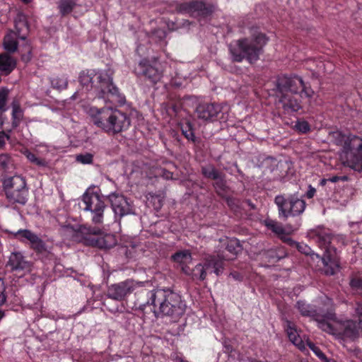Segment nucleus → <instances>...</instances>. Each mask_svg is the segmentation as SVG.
I'll list each match as a JSON object with an SVG mask.
<instances>
[{
  "label": "nucleus",
  "instance_id": "680f3d73",
  "mask_svg": "<svg viewBox=\"0 0 362 362\" xmlns=\"http://www.w3.org/2000/svg\"><path fill=\"white\" fill-rule=\"evenodd\" d=\"M189 24H190V22H189V21H187H187H185L184 22L183 25H189Z\"/></svg>",
  "mask_w": 362,
  "mask_h": 362
},
{
  "label": "nucleus",
  "instance_id": "13d9d810",
  "mask_svg": "<svg viewBox=\"0 0 362 362\" xmlns=\"http://www.w3.org/2000/svg\"><path fill=\"white\" fill-rule=\"evenodd\" d=\"M233 201L231 199H228L227 200V202H228V205H231V204H233Z\"/></svg>",
  "mask_w": 362,
  "mask_h": 362
},
{
  "label": "nucleus",
  "instance_id": "4468645a",
  "mask_svg": "<svg viewBox=\"0 0 362 362\" xmlns=\"http://www.w3.org/2000/svg\"><path fill=\"white\" fill-rule=\"evenodd\" d=\"M202 175L208 178L214 180L213 184L218 194H222L226 192L228 187L226 185V175L216 169L213 165H206L202 167Z\"/></svg>",
  "mask_w": 362,
  "mask_h": 362
},
{
  "label": "nucleus",
  "instance_id": "58836bf2",
  "mask_svg": "<svg viewBox=\"0 0 362 362\" xmlns=\"http://www.w3.org/2000/svg\"><path fill=\"white\" fill-rule=\"evenodd\" d=\"M76 160L83 164H91L93 160V154L90 153H81L76 155Z\"/></svg>",
  "mask_w": 362,
  "mask_h": 362
},
{
  "label": "nucleus",
  "instance_id": "3c124183",
  "mask_svg": "<svg viewBox=\"0 0 362 362\" xmlns=\"http://www.w3.org/2000/svg\"><path fill=\"white\" fill-rule=\"evenodd\" d=\"M284 242L288 243V245H291V246H297V245L298 244V243L295 242L294 240H293L291 238H288V237H283L282 238Z\"/></svg>",
  "mask_w": 362,
  "mask_h": 362
},
{
  "label": "nucleus",
  "instance_id": "72a5a7b5",
  "mask_svg": "<svg viewBox=\"0 0 362 362\" xmlns=\"http://www.w3.org/2000/svg\"><path fill=\"white\" fill-rule=\"evenodd\" d=\"M13 161L8 155H0V167L4 173H9L13 168Z\"/></svg>",
  "mask_w": 362,
  "mask_h": 362
},
{
  "label": "nucleus",
  "instance_id": "412c9836",
  "mask_svg": "<svg viewBox=\"0 0 362 362\" xmlns=\"http://www.w3.org/2000/svg\"><path fill=\"white\" fill-rule=\"evenodd\" d=\"M7 266L10 267L12 271L29 270L30 263L25 260L20 252H13L9 257Z\"/></svg>",
  "mask_w": 362,
  "mask_h": 362
},
{
  "label": "nucleus",
  "instance_id": "f03ea898",
  "mask_svg": "<svg viewBox=\"0 0 362 362\" xmlns=\"http://www.w3.org/2000/svg\"><path fill=\"white\" fill-rule=\"evenodd\" d=\"M114 71L107 69L105 72H101L97 76L98 85L94 88L98 91V98L103 99L105 102H110L114 105H123L125 98L119 93L118 88L112 83ZM93 71H83L79 76V82L83 87L89 90L93 87Z\"/></svg>",
  "mask_w": 362,
  "mask_h": 362
},
{
  "label": "nucleus",
  "instance_id": "a878e982",
  "mask_svg": "<svg viewBox=\"0 0 362 362\" xmlns=\"http://www.w3.org/2000/svg\"><path fill=\"white\" fill-rule=\"evenodd\" d=\"M278 162L277 160L272 156L265 157L259 164V167L263 169V172L264 173H272L276 168L277 167Z\"/></svg>",
  "mask_w": 362,
  "mask_h": 362
},
{
  "label": "nucleus",
  "instance_id": "f257e3e1",
  "mask_svg": "<svg viewBox=\"0 0 362 362\" xmlns=\"http://www.w3.org/2000/svg\"><path fill=\"white\" fill-rule=\"evenodd\" d=\"M137 305L140 309H144L146 305H159V312L163 315L178 318L182 316L186 308L185 304L177 293L170 291L158 290L145 291L137 299Z\"/></svg>",
  "mask_w": 362,
  "mask_h": 362
},
{
  "label": "nucleus",
  "instance_id": "37998d69",
  "mask_svg": "<svg viewBox=\"0 0 362 362\" xmlns=\"http://www.w3.org/2000/svg\"><path fill=\"white\" fill-rule=\"evenodd\" d=\"M350 286L352 288L357 291H362V279L358 278H354L350 281Z\"/></svg>",
  "mask_w": 362,
  "mask_h": 362
},
{
  "label": "nucleus",
  "instance_id": "c03bdc74",
  "mask_svg": "<svg viewBox=\"0 0 362 362\" xmlns=\"http://www.w3.org/2000/svg\"><path fill=\"white\" fill-rule=\"evenodd\" d=\"M297 248L298 249V250L305 255H311L313 257V259H315V253H311L310 252V248L308 247L307 245H300V244H298L297 245Z\"/></svg>",
  "mask_w": 362,
  "mask_h": 362
},
{
  "label": "nucleus",
  "instance_id": "49530a36",
  "mask_svg": "<svg viewBox=\"0 0 362 362\" xmlns=\"http://www.w3.org/2000/svg\"><path fill=\"white\" fill-rule=\"evenodd\" d=\"M23 48L25 53L22 54L21 58L24 62H28L31 59V49L28 45H25Z\"/></svg>",
  "mask_w": 362,
  "mask_h": 362
},
{
  "label": "nucleus",
  "instance_id": "39448f33",
  "mask_svg": "<svg viewBox=\"0 0 362 362\" xmlns=\"http://www.w3.org/2000/svg\"><path fill=\"white\" fill-rule=\"evenodd\" d=\"M267 38L262 33H259L254 38H243L237 41L238 48H230L233 60L242 62L246 58L250 63L258 60L262 47L266 45Z\"/></svg>",
  "mask_w": 362,
  "mask_h": 362
},
{
  "label": "nucleus",
  "instance_id": "603ef678",
  "mask_svg": "<svg viewBox=\"0 0 362 362\" xmlns=\"http://www.w3.org/2000/svg\"><path fill=\"white\" fill-rule=\"evenodd\" d=\"M310 189L306 193V196L308 198L310 199L313 198L316 190L315 188L312 187L310 185L309 186Z\"/></svg>",
  "mask_w": 362,
  "mask_h": 362
},
{
  "label": "nucleus",
  "instance_id": "aec40b11",
  "mask_svg": "<svg viewBox=\"0 0 362 362\" xmlns=\"http://www.w3.org/2000/svg\"><path fill=\"white\" fill-rule=\"evenodd\" d=\"M22 236L30 241V247L37 253L47 254L49 252L45 243L36 234L25 230L21 232Z\"/></svg>",
  "mask_w": 362,
  "mask_h": 362
},
{
  "label": "nucleus",
  "instance_id": "f704fd0d",
  "mask_svg": "<svg viewBox=\"0 0 362 362\" xmlns=\"http://www.w3.org/2000/svg\"><path fill=\"white\" fill-rule=\"evenodd\" d=\"M23 154L30 162L38 166L45 167L47 164L45 159L37 158L34 153H31L28 150H25L23 152Z\"/></svg>",
  "mask_w": 362,
  "mask_h": 362
},
{
  "label": "nucleus",
  "instance_id": "a19ab883",
  "mask_svg": "<svg viewBox=\"0 0 362 362\" xmlns=\"http://www.w3.org/2000/svg\"><path fill=\"white\" fill-rule=\"evenodd\" d=\"M297 131L301 133H306L310 131V125L306 121H298L295 125Z\"/></svg>",
  "mask_w": 362,
  "mask_h": 362
},
{
  "label": "nucleus",
  "instance_id": "7ed1b4c3",
  "mask_svg": "<svg viewBox=\"0 0 362 362\" xmlns=\"http://www.w3.org/2000/svg\"><path fill=\"white\" fill-rule=\"evenodd\" d=\"M303 79L298 76L279 77L275 81L276 103L286 112H297L301 109V96L299 89Z\"/></svg>",
  "mask_w": 362,
  "mask_h": 362
},
{
  "label": "nucleus",
  "instance_id": "1a4fd4ad",
  "mask_svg": "<svg viewBox=\"0 0 362 362\" xmlns=\"http://www.w3.org/2000/svg\"><path fill=\"white\" fill-rule=\"evenodd\" d=\"M4 187L6 198L12 204H25L28 189L25 180L21 176H13L4 180Z\"/></svg>",
  "mask_w": 362,
  "mask_h": 362
},
{
  "label": "nucleus",
  "instance_id": "6e6d98bb",
  "mask_svg": "<svg viewBox=\"0 0 362 362\" xmlns=\"http://www.w3.org/2000/svg\"><path fill=\"white\" fill-rule=\"evenodd\" d=\"M340 177L338 176H333L332 177L328 179V181H331L332 182H336L339 180Z\"/></svg>",
  "mask_w": 362,
  "mask_h": 362
},
{
  "label": "nucleus",
  "instance_id": "b1692460",
  "mask_svg": "<svg viewBox=\"0 0 362 362\" xmlns=\"http://www.w3.org/2000/svg\"><path fill=\"white\" fill-rule=\"evenodd\" d=\"M15 26L18 37L22 40H25V36L21 35V33L25 34L28 32L29 26L26 16L23 13H18L15 18Z\"/></svg>",
  "mask_w": 362,
  "mask_h": 362
},
{
  "label": "nucleus",
  "instance_id": "79ce46f5",
  "mask_svg": "<svg viewBox=\"0 0 362 362\" xmlns=\"http://www.w3.org/2000/svg\"><path fill=\"white\" fill-rule=\"evenodd\" d=\"M6 285L2 279L0 278V305L6 302Z\"/></svg>",
  "mask_w": 362,
  "mask_h": 362
},
{
  "label": "nucleus",
  "instance_id": "5fc2aeb1",
  "mask_svg": "<svg viewBox=\"0 0 362 362\" xmlns=\"http://www.w3.org/2000/svg\"><path fill=\"white\" fill-rule=\"evenodd\" d=\"M245 203L248 206H250L252 209H255V204H252V202L250 200V199H247L245 201Z\"/></svg>",
  "mask_w": 362,
  "mask_h": 362
},
{
  "label": "nucleus",
  "instance_id": "6e6552de",
  "mask_svg": "<svg viewBox=\"0 0 362 362\" xmlns=\"http://www.w3.org/2000/svg\"><path fill=\"white\" fill-rule=\"evenodd\" d=\"M331 236L329 235H319L317 242L320 247L325 249L322 257L315 255L317 262H320V269L326 275H334L339 269V262L336 250L330 245Z\"/></svg>",
  "mask_w": 362,
  "mask_h": 362
},
{
  "label": "nucleus",
  "instance_id": "a18cd8bd",
  "mask_svg": "<svg viewBox=\"0 0 362 362\" xmlns=\"http://www.w3.org/2000/svg\"><path fill=\"white\" fill-rule=\"evenodd\" d=\"M299 91L300 93L301 92H303L308 98H311L314 94V91L310 87H307L303 81L302 86L299 89Z\"/></svg>",
  "mask_w": 362,
  "mask_h": 362
},
{
  "label": "nucleus",
  "instance_id": "8fccbe9b",
  "mask_svg": "<svg viewBox=\"0 0 362 362\" xmlns=\"http://www.w3.org/2000/svg\"><path fill=\"white\" fill-rule=\"evenodd\" d=\"M9 138V135L6 134L4 131L0 132V148L4 146L6 141L8 140Z\"/></svg>",
  "mask_w": 362,
  "mask_h": 362
},
{
  "label": "nucleus",
  "instance_id": "393cba45",
  "mask_svg": "<svg viewBox=\"0 0 362 362\" xmlns=\"http://www.w3.org/2000/svg\"><path fill=\"white\" fill-rule=\"evenodd\" d=\"M76 6V0H59L58 2V8L62 16L71 13Z\"/></svg>",
  "mask_w": 362,
  "mask_h": 362
},
{
  "label": "nucleus",
  "instance_id": "e2e57ef3",
  "mask_svg": "<svg viewBox=\"0 0 362 362\" xmlns=\"http://www.w3.org/2000/svg\"><path fill=\"white\" fill-rule=\"evenodd\" d=\"M322 362H337V361L335 360H333V359L330 360V359L327 358V361H322Z\"/></svg>",
  "mask_w": 362,
  "mask_h": 362
},
{
  "label": "nucleus",
  "instance_id": "7c9ffc66",
  "mask_svg": "<svg viewBox=\"0 0 362 362\" xmlns=\"http://www.w3.org/2000/svg\"><path fill=\"white\" fill-rule=\"evenodd\" d=\"M13 110H12V117L13 122L12 125L13 127H18L21 120L23 118V111L21 109L18 104L13 103L12 104Z\"/></svg>",
  "mask_w": 362,
  "mask_h": 362
},
{
  "label": "nucleus",
  "instance_id": "bf43d9fd",
  "mask_svg": "<svg viewBox=\"0 0 362 362\" xmlns=\"http://www.w3.org/2000/svg\"><path fill=\"white\" fill-rule=\"evenodd\" d=\"M109 306H110V308H112V307H117V308H119L118 305H112V300H110V305H109Z\"/></svg>",
  "mask_w": 362,
  "mask_h": 362
},
{
  "label": "nucleus",
  "instance_id": "f3484780",
  "mask_svg": "<svg viewBox=\"0 0 362 362\" xmlns=\"http://www.w3.org/2000/svg\"><path fill=\"white\" fill-rule=\"evenodd\" d=\"M135 71L138 75L144 76L153 84L159 81L162 77V71L156 66L141 62Z\"/></svg>",
  "mask_w": 362,
  "mask_h": 362
},
{
  "label": "nucleus",
  "instance_id": "ea45409f",
  "mask_svg": "<svg viewBox=\"0 0 362 362\" xmlns=\"http://www.w3.org/2000/svg\"><path fill=\"white\" fill-rule=\"evenodd\" d=\"M308 346L322 361H327V358L326 356L323 354L319 347L315 346L314 343L308 341Z\"/></svg>",
  "mask_w": 362,
  "mask_h": 362
},
{
  "label": "nucleus",
  "instance_id": "2f4dec72",
  "mask_svg": "<svg viewBox=\"0 0 362 362\" xmlns=\"http://www.w3.org/2000/svg\"><path fill=\"white\" fill-rule=\"evenodd\" d=\"M265 226L270 230H272L274 233L278 235H284L285 230L279 223L272 220L267 218L264 221Z\"/></svg>",
  "mask_w": 362,
  "mask_h": 362
},
{
  "label": "nucleus",
  "instance_id": "c756f323",
  "mask_svg": "<svg viewBox=\"0 0 362 362\" xmlns=\"http://www.w3.org/2000/svg\"><path fill=\"white\" fill-rule=\"evenodd\" d=\"M4 49L9 52H15L18 47V42L12 34H8L4 39Z\"/></svg>",
  "mask_w": 362,
  "mask_h": 362
},
{
  "label": "nucleus",
  "instance_id": "052dcab7",
  "mask_svg": "<svg viewBox=\"0 0 362 362\" xmlns=\"http://www.w3.org/2000/svg\"><path fill=\"white\" fill-rule=\"evenodd\" d=\"M4 313L1 310H0V320L4 317Z\"/></svg>",
  "mask_w": 362,
  "mask_h": 362
},
{
  "label": "nucleus",
  "instance_id": "4d7b16f0",
  "mask_svg": "<svg viewBox=\"0 0 362 362\" xmlns=\"http://www.w3.org/2000/svg\"><path fill=\"white\" fill-rule=\"evenodd\" d=\"M327 181H328V179H325V178H324V179H322V180H321V182H320V185H322V186H324V185H325V184L327 183Z\"/></svg>",
  "mask_w": 362,
  "mask_h": 362
},
{
  "label": "nucleus",
  "instance_id": "c85d7f7f",
  "mask_svg": "<svg viewBox=\"0 0 362 362\" xmlns=\"http://www.w3.org/2000/svg\"><path fill=\"white\" fill-rule=\"evenodd\" d=\"M106 205L105 204L98 206L97 208L90 211L92 214V221L95 224L102 223L103 221L105 210Z\"/></svg>",
  "mask_w": 362,
  "mask_h": 362
},
{
  "label": "nucleus",
  "instance_id": "69168bd1",
  "mask_svg": "<svg viewBox=\"0 0 362 362\" xmlns=\"http://www.w3.org/2000/svg\"><path fill=\"white\" fill-rule=\"evenodd\" d=\"M31 0H23V1L25 4H28L30 2Z\"/></svg>",
  "mask_w": 362,
  "mask_h": 362
},
{
  "label": "nucleus",
  "instance_id": "423d86ee",
  "mask_svg": "<svg viewBox=\"0 0 362 362\" xmlns=\"http://www.w3.org/2000/svg\"><path fill=\"white\" fill-rule=\"evenodd\" d=\"M318 326L323 331L342 339L355 340L359 337L356 322L353 320L337 321L334 314L317 319Z\"/></svg>",
  "mask_w": 362,
  "mask_h": 362
},
{
  "label": "nucleus",
  "instance_id": "e433bc0d",
  "mask_svg": "<svg viewBox=\"0 0 362 362\" xmlns=\"http://www.w3.org/2000/svg\"><path fill=\"white\" fill-rule=\"evenodd\" d=\"M182 132L186 139L193 142L195 141V136L192 129V124L189 122H186L182 127Z\"/></svg>",
  "mask_w": 362,
  "mask_h": 362
},
{
  "label": "nucleus",
  "instance_id": "473e14b6",
  "mask_svg": "<svg viewBox=\"0 0 362 362\" xmlns=\"http://www.w3.org/2000/svg\"><path fill=\"white\" fill-rule=\"evenodd\" d=\"M173 259L179 263H187L192 259L191 253L187 250L179 251L172 256Z\"/></svg>",
  "mask_w": 362,
  "mask_h": 362
},
{
  "label": "nucleus",
  "instance_id": "cd10ccee",
  "mask_svg": "<svg viewBox=\"0 0 362 362\" xmlns=\"http://www.w3.org/2000/svg\"><path fill=\"white\" fill-rule=\"evenodd\" d=\"M296 307L303 316L315 317L317 316L315 309L310 305H308L303 301H298Z\"/></svg>",
  "mask_w": 362,
  "mask_h": 362
},
{
  "label": "nucleus",
  "instance_id": "9b49d317",
  "mask_svg": "<svg viewBox=\"0 0 362 362\" xmlns=\"http://www.w3.org/2000/svg\"><path fill=\"white\" fill-rule=\"evenodd\" d=\"M134 287V284L132 280H127L111 285L107 289V298L103 302L104 306H105L112 313L118 311L117 307L110 308L109 306L110 300H115L117 301H122L124 300L125 297L133 291Z\"/></svg>",
  "mask_w": 362,
  "mask_h": 362
},
{
  "label": "nucleus",
  "instance_id": "338daca9",
  "mask_svg": "<svg viewBox=\"0 0 362 362\" xmlns=\"http://www.w3.org/2000/svg\"><path fill=\"white\" fill-rule=\"evenodd\" d=\"M158 202H160V199H158ZM160 206H161L160 203H159L158 206H157L156 208H157V209H159V208H160Z\"/></svg>",
  "mask_w": 362,
  "mask_h": 362
},
{
  "label": "nucleus",
  "instance_id": "c9c22d12",
  "mask_svg": "<svg viewBox=\"0 0 362 362\" xmlns=\"http://www.w3.org/2000/svg\"><path fill=\"white\" fill-rule=\"evenodd\" d=\"M226 249L233 255H236L242 250L240 242L238 240H230L228 241Z\"/></svg>",
  "mask_w": 362,
  "mask_h": 362
},
{
  "label": "nucleus",
  "instance_id": "f8f14e48",
  "mask_svg": "<svg viewBox=\"0 0 362 362\" xmlns=\"http://www.w3.org/2000/svg\"><path fill=\"white\" fill-rule=\"evenodd\" d=\"M176 10L179 13H188L193 17H205L212 13L214 7L209 4L206 5L202 1H194L177 6Z\"/></svg>",
  "mask_w": 362,
  "mask_h": 362
},
{
  "label": "nucleus",
  "instance_id": "ddd939ff",
  "mask_svg": "<svg viewBox=\"0 0 362 362\" xmlns=\"http://www.w3.org/2000/svg\"><path fill=\"white\" fill-rule=\"evenodd\" d=\"M115 109L111 107L98 108L91 107L89 114L93 117V123L98 127L107 132L108 128L111 127L112 120Z\"/></svg>",
  "mask_w": 362,
  "mask_h": 362
},
{
  "label": "nucleus",
  "instance_id": "a211bd4d",
  "mask_svg": "<svg viewBox=\"0 0 362 362\" xmlns=\"http://www.w3.org/2000/svg\"><path fill=\"white\" fill-rule=\"evenodd\" d=\"M108 199L111 203L112 210L115 215L122 217L130 214L131 209L129 204L124 196L112 193L108 196Z\"/></svg>",
  "mask_w": 362,
  "mask_h": 362
},
{
  "label": "nucleus",
  "instance_id": "bb28decb",
  "mask_svg": "<svg viewBox=\"0 0 362 362\" xmlns=\"http://www.w3.org/2000/svg\"><path fill=\"white\" fill-rule=\"evenodd\" d=\"M286 323V332L290 341L296 346H300L302 343V339L293 327L292 322L287 321Z\"/></svg>",
  "mask_w": 362,
  "mask_h": 362
},
{
  "label": "nucleus",
  "instance_id": "2eb2a0df",
  "mask_svg": "<svg viewBox=\"0 0 362 362\" xmlns=\"http://www.w3.org/2000/svg\"><path fill=\"white\" fill-rule=\"evenodd\" d=\"M284 199L278 198L276 206L279 211V216L286 220L289 216H298L302 214L305 209V202L304 200L296 197L294 195L290 196L289 211L283 209Z\"/></svg>",
  "mask_w": 362,
  "mask_h": 362
},
{
  "label": "nucleus",
  "instance_id": "9d476101",
  "mask_svg": "<svg viewBox=\"0 0 362 362\" xmlns=\"http://www.w3.org/2000/svg\"><path fill=\"white\" fill-rule=\"evenodd\" d=\"M225 260L224 256L219 254L207 256L204 264H198L192 269L193 278L204 281L206 276V270L210 268H213L216 275L219 276L223 271Z\"/></svg>",
  "mask_w": 362,
  "mask_h": 362
},
{
  "label": "nucleus",
  "instance_id": "864d4df0",
  "mask_svg": "<svg viewBox=\"0 0 362 362\" xmlns=\"http://www.w3.org/2000/svg\"><path fill=\"white\" fill-rule=\"evenodd\" d=\"M169 108L170 110H172L174 113H177L178 112L180 107L177 105L173 104L172 105H170V107Z\"/></svg>",
  "mask_w": 362,
  "mask_h": 362
},
{
  "label": "nucleus",
  "instance_id": "20e7f679",
  "mask_svg": "<svg viewBox=\"0 0 362 362\" xmlns=\"http://www.w3.org/2000/svg\"><path fill=\"white\" fill-rule=\"evenodd\" d=\"M329 138L335 144L343 145L350 166L356 171L362 172V139L356 136L346 139L338 131L331 132Z\"/></svg>",
  "mask_w": 362,
  "mask_h": 362
},
{
  "label": "nucleus",
  "instance_id": "6ab92c4d",
  "mask_svg": "<svg viewBox=\"0 0 362 362\" xmlns=\"http://www.w3.org/2000/svg\"><path fill=\"white\" fill-rule=\"evenodd\" d=\"M130 119L126 114L115 109L111 127L108 128L107 133L111 134H118L129 127Z\"/></svg>",
  "mask_w": 362,
  "mask_h": 362
},
{
  "label": "nucleus",
  "instance_id": "5701e85b",
  "mask_svg": "<svg viewBox=\"0 0 362 362\" xmlns=\"http://www.w3.org/2000/svg\"><path fill=\"white\" fill-rule=\"evenodd\" d=\"M16 60L7 53L0 54V71L8 75L16 67Z\"/></svg>",
  "mask_w": 362,
  "mask_h": 362
},
{
  "label": "nucleus",
  "instance_id": "0e129e2a",
  "mask_svg": "<svg viewBox=\"0 0 362 362\" xmlns=\"http://www.w3.org/2000/svg\"><path fill=\"white\" fill-rule=\"evenodd\" d=\"M76 95H77V93H75L72 95L71 98H72V99H74H74H76Z\"/></svg>",
  "mask_w": 362,
  "mask_h": 362
},
{
  "label": "nucleus",
  "instance_id": "dca6fc26",
  "mask_svg": "<svg viewBox=\"0 0 362 362\" xmlns=\"http://www.w3.org/2000/svg\"><path fill=\"white\" fill-rule=\"evenodd\" d=\"M221 107L215 103H202L196 108V115L204 122H214L221 112Z\"/></svg>",
  "mask_w": 362,
  "mask_h": 362
},
{
  "label": "nucleus",
  "instance_id": "09e8293b",
  "mask_svg": "<svg viewBox=\"0 0 362 362\" xmlns=\"http://www.w3.org/2000/svg\"><path fill=\"white\" fill-rule=\"evenodd\" d=\"M356 315L359 318L358 324L362 327V305L357 303L355 308Z\"/></svg>",
  "mask_w": 362,
  "mask_h": 362
},
{
  "label": "nucleus",
  "instance_id": "de8ad7c7",
  "mask_svg": "<svg viewBox=\"0 0 362 362\" xmlns=\"http://www.w3.org/2000/svg\"><path fill=\"white\" fill-rule=\"evenodd\" d=\"M278 198H282L284 199V206L283 209L286 211H289V204H290V196L288 198L284 197L283 195H278L275 197L274 202L276 204V201Z\"/></svg>",
  "mask_w": 362,
  "mask_h": 362
},
{
  "label": "nucleus",
  "instance_id": "4be33fe9",
  "mask_svg": "<svg viewBox=\"0 0 362 362\" xmlns=\"http://www.w3.org/2000/svg\"><path fill=\"white\" fill-rule=\"evenodd\" d=\"M83 202L86 205L84 207L86 211H91L105 204L98 194L89 191L83 195Z\"/></svg>",
  "mask_w": 362,
  "mask_h": 362
},
{
  "label": "nucleus",
  "instance_id": "4c0bfd02",
  "mask_svg": "<svg viewBox=\"0 0 362 362\" xmlns=\"http://www.w3.org/2000/svg\"><path fill=\"white\" fill-rule=\"evenodd\" d=\"M9 90L6 88L0 89V111L5 112L6 110V105L8 99Z\"/></svg>",
  "mask_w": 362,
  "mask_h": 362
},
{
  "label": "nucleus",
  "instance_id": "774afa93",
  "mask_svg": "<svg viewBox=\"0 0 362 362\" xmlns=\"http://www.w3.org/2000/svg\"><path fill=\"white\" fill-rule=\"evenodd\" d=\"M226 349H227V351H230V347H228V346H227V347H226Z\"/></svg>",
  "mask_w": 362,
  "mask_h": 362
},
{
  "label": "nucleus",
  "instance_id": "0eeeda50",
  "mask_svg": "<svg viewBox=\"0 0 362 362\" xmlns=\"http://www.w3.org/2000/svg\"><path fill=\"white\" fill-rule=\"evenodd\" d=\"M63 232H67L70 235L80 233L83 239L89 242V244L98 247L100 249H110L115 245L116 240L112 235L105 234L102 235L103 233L100 228L80 226L74 228L70 225L62 226Z\"/></svg>",
  "mask_w": 362,
  "mask_h": 362
}]
</instances>
